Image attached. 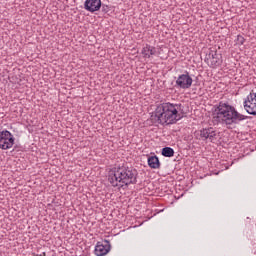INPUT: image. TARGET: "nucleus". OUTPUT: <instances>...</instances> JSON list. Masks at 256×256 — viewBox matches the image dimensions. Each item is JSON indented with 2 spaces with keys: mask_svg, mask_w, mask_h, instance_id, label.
<instances>
[{
  "mask_svg": "<svg viewBox=\"0 0 256 256\" xmlns=\"http://www.w3.org/2000/svg\"><path fill=\"white\" fill-rule=\"evenodd\" d=\"M111 251V243L108 240H104L103 243L98 242L95 246L94 253L97 256H105Z\"/></svg>",
  "mask_w": 256,
  "mask_h": 256,
  "instance_id": "1a4fd4ad",
  "label": "nucleus"
},
{
  "mask_svg": "<svg viewBox=\"0 0 256 256\" xmlns=\"http://www.w3.org/2000/svg\"><path fill=\"white\" fill-rule=\"evenodd\" d=\"M137 169L133 167L126 166H116L109 171L108 181L112 187H129V185L137 184Z\"/></svg>",
  "mask_w": 256,
  "mask_h": 256,
  "instance_id": "f257e3e1",
  "label": "nucleus"
},
{
  "mask_svg": "<svg viewBox=\"0 0 256 256\" xmlns=\"http://www.w3.org/2000/svg\"><path fill=\"white\" fill-rule=\"evenodd\" d=\"M223 56L217 52V50H210L205 57V63L209 65L212 69L219 67L223 63Z\"/></svg>",
  "mask_w": 256,
  "mask_h": 256,
  "instance_id": "20e7f679",
  "label": "nucleus"
},
{
  "mask_svg": "<svg viewBox=\"0 0 256 256\" xmlns=\"http://www.w3.org/2000/svg\"><path fill=\"white\" fill-rule=\"evenodd\" d=\"M199 135L202 141H209V143H217V139H219V132L213 127L201 129Z\"/></svg>",
  "mask_w": 256,
  "mask_h": 256,
  "instance_id": "39448f33",
  "label": "nucleus"
},
{
  "mask_svg": "<svg viewBox=\"0 0 256 256\" xmlns=\"http://www.w3.org/2000/svg\"><path fill=\"white\" fill-rule=\"evenodd\" d=\"M243 105L249 115H256V93L251 92Z\"/></svg>",
  "mask_w": 256,
  "mask_h": 256,
  "instance_id": "6e6552de",
  "label": "nucleus"
},
{
  "mask_svg": "<svg viewBox=\"0 0 256 256\" xmlns=\"http://www.w3.org/2000/svg\"><path fill=\"white\" fill-rule=\"evenodd\" d=\"M15 145V137L9 132L4 130L0 132V149L7 150L11 149Z\"/></svg>",
  "mask_w": 256,
  "mask_h": 256,
  "instance_id": "423d86ee",
  "label": "nucleus"
},
{
  "mask_svg": "<svg viewBox=\"0 0 256 256\" xmlns=\"http://www.w3.org/2000/svg\"><path fill=\"white\" fill-rule=\"evenodd\" d=\"M84 9L90 13H95L101 9V0H86L84 3Z\"/></svg>",
  "mask_w": 256,
  "mask_h": 256,
  "instance_id": "9d476101",
  "label": "nucleus"
},
{
  "mask_svg": "<svg viewBox=\"0 0 256 256\" xmlns=\"http://www.w3.org/2000/svg\"><path fill=\"white\" fill-rule=\"evenodd\" d=\"M157 49L149 44H146V46L142 49V55L144 59L151 58V55H156Z\"/></svg>",
  "mask_w": 256,
  "mask_h": 256,
  "instance_id": "9b49d317",
  "label": "nucleus"
},
{
  "mask_svg": "<svg viewBox=\"0 0 256 256\" xmlns=\"http://www.w3.org/2000/svg\"><path fill=\"white\" fill-rule=\"evenodd\" d=\"M216 119L223 125H239L241 121L247 119V116L239 113L229 103L221 101L216 109Z\"/></svg>",
  "mask_w": 256,
  "mask_h": 256,
  "instance_id": "7ed1b4c3",
  "label": "nucleus"
},
{
  "mask_svg": "<svg viewBox=\"0 0 256 256\" xmlns=\"http://www.w3.org/2000/svg\"><path fill=\"white\" fill-rule=\"evenodd\" d=\"M162 155L163 157H173V155H175V150L171 147H164L162 149Z\"/></svg>",
  "mask_w": 256,
  "mask_h": 256,
  "instance_id": "ddd939ff",
  "label": "nucleus"
},
{
  "mask_svg": "<svg viewBox=\"0 0 256 256\" xmlns=\"http://www.w3.org/2000/svg\"><path fill=\"white\" fill-rule=\"evenodd\" d=\"M181 104L162 103L155 110V119L160 125H173L176 121L183 119V114H180Z\"/></svg>",
  "mask_w": 256,
  "mask_h": 256,
  "instance_id": "f03ea898",
  "label": "nucleus"
},
{
  "mask_svg": "<svg viewBox=\"0 0 256 256\" xmlns=\"http://www.w3.org/2000/svg\"><path fill=\"white\" fill-rule=\"evenodd\" d=\"M37 256H47L45 252H42L41 254H37Z\"/></svg>",
  "mask_w": 256,
  "mask_h": 256,
  "instance_id": "dca6fc26",
  "label": "nucleus"
},
{
  "mask_svg": "<svg viewBox=\"0 0 256 256\" xmlns=\"http://www.w3.org/2000/svg\"><path fill=\"white\" fill-rule=\"evenodd\" d=\"M148 165H149L150 169H160L161 162L159 161V157L149 156L148 157Z\"/></svg>",
  "mask_w": 256,
  "mask_h": 256,
  "instance_id": "f8f14e48",
  "label": "nucleus"
},
{
  "mask_svg": "<svg viewBox=\"0 0 256 256\" xmlns=\"http://www.w3.org/2000/svg\"><path fill=\"white\" fill-rule=\"evenodd\" d=\"M191 85H193V78L186 71L184 74L178 76L175 87L178 89H191Z\"/></svg>",
  "mask_w": 256,
  "mask_h": 256,
  "instance_id": "0eeeda50",
  "label": "nucleus"
},
{
  "mask_svg": "<svg viewBox=\"0 0 256 256\" xmlns=\"http://www.w3.org/2000/svg\"><path fill=\"white\" fill-rule=\"evenodd\" d=\"M237 45H243L245 43V38L242 35H238L236 39Z\"/></svg>",
  "mask_w": 256,
  "mask_h": 256,
  "instance_id": "4468645a",
  "label": "nucleus"
},
{
  "mask_svg": "<svg viewBox=\"0 0 256 256\" xmlns=\"http://www.w3.org/2000/svg\"><path fill=\"white\" fill-rule=\"evenodd\" d=\"M102 11H103V13H108L109 12V6L102 5Z\"/></svg>",
  "mask_w": 256,
  "mask_h": 256,
  "instance_id": "2eb2a0df",
  "label": "nucleus"
}]
</instances>
